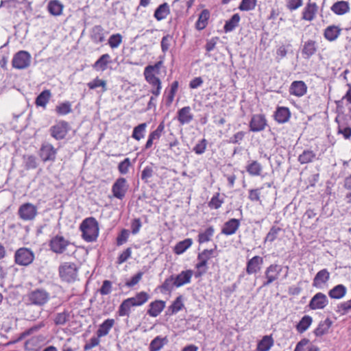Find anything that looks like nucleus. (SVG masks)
I'll list each match as a JSON object with an SVG mask.
<instances>
[{
    "mask_svg": "<svg viewBox=\"0 0 351 351\" xmlns=\"http://www.w3.org/2000/svg\"><path fill=\"white\" fill-rule=\"evenodd\" d=\"M149 298L145 291L137 293L134 297L124 300L119 308L120 316H128L132 307L140 306L146 303Z\"/></svg>",
    "mask_w": 351,
    "mask_h": 351,
    "instance_id": "1",
    "label": "nucleus"
},
{
    "mask_svg": "<svg viewBox=\"0 0 351 351\" xmlns=\"http://www.w3.org/2000/svg\"><path fill=\"white\" fill-rule=\"evenodd\" d=\"M82 237L86 242H93L97 240L99 234L97 221L93 217L86 218L80 226Z\"/></svg>",
    "mask_w": 351,
    "mask_h": 351,
    "instance_id": "2",
    "label": "nucleus"
},
{
    "mask_svg": "<svg viewBox=\"0 0 351 351\" xmlns=\"http://www.w3.org/2000/svg\"><path fill=\"white\" fill-rule=\"evenodd\" d=\"M77 267L73 263L65 262L58 267L60 278L62 281L71 283L74 282L77 276Z\"/></svg>",
    "mask_w": 351,
    "mask_h": 351,
    "instance_id": "3",
    "label": "nucleus"
},
{
    "mask_svg": "<svg viewBox=\"0 0 351 351\" xmlns=\"http://www.w3.org/2000/svg\"><path fill=\"white\" fill-rule=\"evenodd\" d=\"M27 300L31 304L43 306L50 300V293L43 288H36L27 294Z\"/></svg>",
    "mask_w": 351,
    "mask_h": 351,
    "instance_id": "4",
    "label": "nucleus"
},
{
    "mask_svg": "<svg viewBox=\"0 0 351 351\" xmlns=\"http://www.w3.org/2000/svg\"><path fill=\"white\" fill-rule=\"evenodd\" d=\"M282 271V266L278 264H271L265 270V280L262 287H267L279 278Z\"/></svg>",
    "mask_w": 351,
    "mask_h": 351,
    "instance_id": "5",
    "label": "nucleus"
},
{
    "mask_svg": "<svg viewBox=\"0 0 351 351\" xmlns=\"http://www.w3.org/2000/svg\"><path fill=\"white\" fill-rule=\"evenodd\" d=\"M69 130V123L64 120H60L49 128V133L56 141H60L66 137Z\"/></svg>",
    "mask_w": 351,
    "mask_h": 351,
    "instance_id": "6",
    "label": "nucleus"
},
{
    "mask_svg": "<svg viewBox=\"0 0 351 351\" xmlns=\"http://www.w3.org/2000/svg\"><path fill=\"white\" fill-rule=\"evenodd\" d=\"M34 259L33 252L26 247L18 249L14 254L15 263L22 266H27L31 264Z\"/></svg>",
    "mask_w": 351,
    "mask_h": 351,
    "instance_id": "7",
    "label": "nucleus"
},
{
    "mask_svg": "<svg viewBox=\"0 0 351 351\" xmlns=\"http://www.w3.org/2000/svg\"><path fill=\"white\" fill-rule=\"evenodd\" d=\"M70 245H71V243L60 234L53 237L49 244L50 250L58 254L64 253Z\"/></svg>",
    "mask_w": 351,
    "mask_h": 351,
    "instance_id": "8",
    "label": "nucleus"
},
{
    "mask_svg": "<svg viewBox=\"0 0 351 351\" xmlns=\"http://www.w3.org/2000/svg\"><path fill=\"white\" fill-rule=\"evenodd\" d=\"M31 55L29 52L21 50L16 53L12 60V65L17 69H24L30 65Z\"/></svg>",
    "mask_w": 351,
    "mask_h": 351,
    "instance_id": "9",
    "label": "nucleus"
},
{
    "mask_svg": "<svg viewBox=\"0 0 351 351\" xmlns=\"http://www.w3.org/2000/svg\"><path fill=\"white\" fill-rule=\"evenodd\" d=\"M129 189V184L125 178L120 177L113 184L111 191L114 197L122 200L125 198Z\"/></svg>",
    "mask_w": 351,
    "mask_h": 351,
    "instance_id": "10",
    "label": "nucleus"
},
{
    "mask_svg": "<svg viewBox=\"0 0 351 351\" xmlns=\"http://www.w3.org/2000/svg\"><path fill=\"white\" fill-rule=\"evenodd\" d=\"M38 154L43 162H54L56 158L57 149L49 143H44L41 145Z\"/></svg>",
    "mask_w": 351,
    "mask_h": 351,
    "instance_id": "11",
    "label": "nucleus"
},
{
    "mask_svg": "<svg viewBox=\"0 0 351 351\" xmlns=\"http://www.w3.org/2000/svg\"><path fill=\"white\" fill-rule=\"evenodd\" d=\"M143 75L147 82L152 86L150 92L156 97H158L162 89L160 80L156 76L157 74L144 71Z\"/></svg>",
    "mask_w": 351,
    "mask_h": 351,
    "instance_id": "12",
    "label": "nucleus"
},
{
    "mask_svg": "<svg viewBox=\"0 0 351 351\" xmlns=\"http://www.w3.org/2000/svg\"><path fill=\"white\" fill-rule=\"evenodd\" d=\"M37 207L31 203L22 204L18 210L20 218L25 221L32 220L37 215Z\"/></svg>",
    "mask_w": 351,
    "mask_h": 351,
    "instance_id": "13",
    "label": "nucleus"
},
{
    "mask_svg": "<svg viewBox=\"0 0 351 351\" xmlns=\"http://www.w3.org/2000/svg\"><path fill=\"white\" fill-rule=\"evenodd\" d=\"M330 276V273L326 269H321L313 278V287L318 289H324L327 287Z\"/></svg>",
    "mask_w": 351,
    "mask_h": 351,
    "instance_id": "14",
    "label": "nucleus"
},
{
    "mask_svg": "<svg viewBox=\"0 0 351 351\" xmlns=\"http://www.w3.org/2000/svg\"><path fill=\"white\" fill-rule=\"evenodd\" d=\"M267 125L265 116L261 114H256L252 115L249 126L250 131L257 132L264 130Z\"/></svg>",
    "mask_w": 351,
    "mask_h": 351,
    "instance_id": "15",
    "label": "nucleus"
},
{
    "mask_svg": "<svg viewBox=\"0 0 351 351\" xmlns=\"http://www.w3.org/2000/svg\"><path fill=\"white\" fill-rule=\"evenodd\" d=\"M328 304L327 296L321 293H317L310 300L308 306L312 310L323 309Z\"/></svg>",
    "mask_w": 351,
    "mask_h": 351,
    "instance_id": "16",
    "label": "nucleus"
},
{
    "mask_svg": "<svg viewBox=\"0 0 351 351\" xmlns=\"http://www.w3.org/2000/svg\"><path fill=\"white\" fill-rule=\"evenodd\" d=\"M318 6L315 2L308 0L302 12V19L304 21H312L315 18Z\"/></svg>",
    "mask_w": 351,
    "mask_h": 351,
    "instance_id": "17",
    "label": "nucleus"
},
{
    "mask_svg": "<svg viewBox=\"0 0 351 351\" xmlns=\"http://www.w3.org/2000/svg\"><path fill=\"white\" fill-rule=\"evenodd\" d=\"M263 264V258L259 256H255L249 259L246 264V272L249 275L254 274L260 271Z\"/></svg>",
    "mask_w": 351,
    "mask_h": 351,
    "instance_id": "18",
    "label": "nucleus"
},
{
    "mask_svg": "<svg viewBox=\"0 0 351 351\" xmlns=\"http://www.w3.org/2000/svg\"><path fill=\"white\" fill-rule=\"evenodd\" d=\"M193 275L191 269L182 271L180 274L174 276L175 287H180L185 285L189 284Z\"/></svg>",
    "mask_w": 351,
    "mask_h": 351,
    "instance_id": "19",
    "label": "nucleus"
},
{
    "mask_svg": "<svg viewBox=\"0 0 351 351\" xmlns=\"http://www.w3.org/2000/svg\"><path fill=\"white\" fill-rule=\"evenodd\" d=\"M307 91V86L303 81H294L289 87L290 95L300 97Z\"/></svg>",
    "mask_w": 351,
    "mask_h": 351,
    "instance_id": "20",
    "label": "nucleus"
},
{
    "mask_svg": "<svg viewBox=\"0 0 351 351\" xmlns=\"http://www.w3.org/2000/svg\"><path fill=\"white\" fill-rule=\"evenodd\" d=\"M164 129L165 125L164 123L162 122L158 125L155 130L149 133L147 141L145 145V149H150L153 145L154 141L160 139Z\"/></svg>",
    "mask_w": 351,
    "mask_h": 351,
    "instance_id": "21",
    "label": "nucleus"
},
{
    "mask_svg": "<svg viewBox=\"0 0 351 351\" xmlns=\"http://www.w3.org/2000/svg\"><path fill=\"white\" fill-rule=\"evenodd\" d=\"M193 119L190 106H185L178 111V120L181 125L189 123Z\"/></svg>",
    "mask_w": 351,
    "mask_h": 351,
    "instance_id": "22",
    "label": "nucleus"
},
{
    "mask_svg": "<svg viewBox=\"0 0 351 351\" xmlns=\"http://www.w3.org/2000/svg\"><path fill=\"white\" fill-rule=\"evenodd\" d=\"M240 226V221L237 219H231L226 221L221 230V233L225 235L234 234Z\"/></svg>",
    "mask_w": 351,
    "mask_h": 351,
    "instance_id": "23",
    "label": "nucleus"
},
{
    "mask_svg": "<svg viewBox=\"0 0 351 351\" xmlns=\"http://www.w3.org/2000/svg\"><path fill=\"white\" fill-rule=\"evenodd\" d=\"M291 117V112L287 107H278L274 112V119L278 123H287Z\"/></svg>",
    "mask_w": 351,
    "mask_h": 351,
    "instance_id": "24",
    "label": "nucleus"
},
{
    "mask_svg": "<svg viewBox=\"0 0 351 351\" xmlns=\"http://www.w3.org/2000/svg\"><path fill=\"white\" fill-rule=\"evenodd\" d=\"M149 308L147 311V314L151 317H157L165 308V302L162 300H156L152 302L149 305Z\"/></svg>",
    "mask_w": 351,
    "mask_h": 351,
    "instance_id": "25",
    "label": "nucleus"
},
{
    "mask_svg": "<svg viewBox=\"0 0 351 351\" xmlns=\"http://www.w3.org/2000/svg\"><path fill=\"white\" fill-rule=\"evenodd\" d=\"M331 10L337 15H343L350 12V3L346 1H338L331 6Z\"/></svg>",
    "mask_w": 351,
    "mask_h": 351,
    "instance_id": "26",
    "label": "nucleus"
},
{
    "mask_svg": "<svg viewBox=\"0 0 351 351\" xmlns=\"http://www.w3.org/2000/svg\"><path fill=\"white\" fill-rule=\"evenodd\" d=\"M332 321L329 318H326L324 321H321L314 330L315 336L322 337L326 334L332 326Z\"/></svg>",
    "mask_w": 351,
    "mask_h": 351,
    "instance_id": "27",
    "label": "nucleus"
},
{
    "mask_svg": "<svg viewBox=\"0 0 351 351\" xmlns=\"http://www.w3.org/2000/svg\"><path fill=\"white\" fill-rule=\"evenodd\" d=\"M245 169L251 176H259L263 171V166L256 160L250 162Z\"/></svg>",
    "mask_w": 351,
    "mask_h": 351,
    "instance_id": "28",
    "label": "nucleus"
},
{
    "mask_svg": "<svg viewBox=\"0 0 351 351\" xmlns=\"http://www.w3.org/2000/svg\"><path fill=\"white\" fill-rule=\"evenodd\" d=\"M51 97V90L49 89H45V90H43L36 97V100H35V104L37 106H40V107L45 108Z\"/></svg>",
    "mask_w": 351,
    "mask_h": 351,
    "instance_id": "29",
    "label": "nucleus"
},
{
    "mask_svg": "<svg viewBox=\"0 0 351 351\" xmlns=\"http://www.w3.org/2000/svg\"><path fill=\"white\" fill-rule=\"evenodd\" d=\"M72 105L69 101H65L58 104L55 108V112L58 116H64L72 112Z\"/></svg>",
    "mask_w": 351,
    "mask_h": 351,
    "instance_id": "30",
    "label": "nucleus"
},
{
    "mask_svg": "<svg viewBox=\"0 0 351 351\" xmlns=\"http://www.w3.org/2000/svg\"><path fill=\"white\" fill-rule=\"evenodd\" d=\"M63 5L58 0H51L47 5L49 12L53 16H60L62 12Z\"/></svg>",
    "mask_w": 351,
    "mask_h": 351,
    "instance_id": "31",
    "label": "nucleus"
},
{
    "mask_svg": "<svg viewBox=\"0 0 351 351\" xmlns=\"http://www.w3.org/2000/svg\"><path fill=\"white\" fill-rule=\"evenodd\" d=\"M274 345L271 336L265 335L258 343L256 351H269Z\"/></svg>",
    "mask_w": 351,
    "mask_h": 351,
    "instance_id": "32",
    "label": "nucleus"
},
{
    "mask_svg": "<svg viewBox=\"0 0 351 351\" xmlns=\"http://www.w3.org/2000/svg\"><path fill=\"white\" fill-rule=\"evenodd\" d=\"M170 13L169 5L167 3H164L160 5L154 12V17L157 21H162L167 18Z\"/></svg>",
    "mask_w": 351,
    "mask_h": 351,
    "instance_id": "33",
    "label": "nucleus"
},
{
    "mask_svg": "<svg viewBox=\"0 0 351 351\" xmlns=\"http://www.w3.org/2000/svg\"><path fill=\"white\" fill-rule=\"evenodd\" d=\"M167 342L168 339L167 337L157 336L151 341L149 350V351H159Z\"/></svg>",
    "mask_w": 351,
    "mask_h": 351,
    "instance_id": "34",
    "label": "nucleus"
},
{
    "mask_svg": "<svg viewBox=\"0 0 351 351\" xmlns=\"http://www.w3.org/2000/svg\"><path fill=\"white\" fill-rule=\"evenodd\" d=\"M347 289L343 285H338L330 290L328 295L331 298L341 299L346 294Z\"/></svg>",
    "mask_w": 351,
    "mask_h": 351,
    "instance_id": "35",
    "label": "nucleus"
},
{
    "mask_svg": "<svg viewBox=\"0 0 351 351\" xmlns=\"http://www.w3.org/2000/svg\"><path fill=\"white\" fill-rule=\"evenodd\" d=\"M70 313L67 310H64L62 313H56L53 316V323L56 326H64L69 320Z\"/></svg>",
    "mask_w": 351,
    "mask_h": 351,
    "instance_id": "36",
    "label": "nucleus"
},
{
    "mask_svg": "<svg viewBox=\"0 0 351 351\" xmlns=\"http://www.w3.org/2000/svg\"><path fill=\"white\" fill-rule=\"evenodd\" d=\"M209 11L208 10H203L199 14L198 19L195 23L196 28L199 30L204 29L208 24V20L209 19Z\"/></svg>",
    "mask_w": 351,
    "mask_h": 351,
    "instance_id": "37",
    "label": "nucleus"
},
{
    "mask_svg": "<svg viewBox=\"0 0 351 351\" xmlns=\"http://www.w3.org/2000/svg\"><path fill=\"white\" fill-rule=\"evenodd\" d=\"M110 62V56L108 53L102 55L93 65V67L96 71H104L108 67V64Z\"/></svg>",
    "mask_w": 351,
    "mask_h": 351,
    "instance_id": "38",
    "label": "nucleus"
},
{
    "mask_svg": "<svg viewBox=\"0 0 351 351\" xmlns=\"http://www.w3.org/2000/svg\"><path fill=\"white\" fill-rule=\"evenodd\" d=\"M315 156L316 154L313 151L305 149L299 155L298 160L300 164L304 165L313 162Z\"/></svg>",
    "mask_w": 351,
    "mask_h": 351,
    "instance_id": "39",
    "label": "nucleus"
},
{
    "mask_svg": "<svg viewBox=\"0 0 351 351\" xmlns=\"http://www.w3.org/2000/svg\"><path fill=\"white\" fill-rule=\"evenodd\" d=\"M147 127V124L146 123H141L134 127L132 137L138 141L143 139L145 136Z\"/></svg>",
    "mask_w": 351,
    "mask_h": 351,
    "instance_id": "40",
    "label": "nucleus"
},
{
    "mask_svg": "<svg viewBox=\"0 0 351 351\" xmlns=\"http://www.w3.org/2000/svg\"><path fill=\"white\" fill-rule=\"evenodd\" d=\"M313 319L310 315H304L296 325V330L299 333L304 332L311 325Z\"/></svg>",
    "mask_w": 351,
    "mask_h": 351,
    "instance_id": "41",
    "label": "nucleus"
},
{
    "mask_svg": "<svg viewBox=\"0 0 351 351\" xmlns=\"http://www.w3.org/2000/svg\"><path fill=\"white\" fill-rule=\"evenodd\" d=\"M341 29L335 25L328 27L324 32L326 39L330 41L336 40L340 34Z\"/></svg>",
    "mask_w": 351,
    "mask_h": 351,
    "instance_id": "42",
    "label": "nucleus"
},
{
    "mask_svg": "<svg viewBox=\"0 0 351 351\" xmlns=\"http://www.w3.org/2000/svg\"><path fill=\"white\" fill-rule=\"evenodd\" d=\"M240 21V16L239 14H234L227 21L224 25V30L226 32H230L234 30L239 25Z\"/></svg>",
    "mask_w": 351,
    "mask_h": 351,
    "instance_id": "43",
    "label": "nucleus"
},
{
    "mask_svg": "<svg viewBox=\"0 0 351 351\" xmlns=\"http://www.w3.org/2000/svg\"><path fill=\"white\" fill-rule=\"evenodd\" d=\"M192 243L193 241L191 239H186L180 241L174 247V252L176 254H181L189 249L191 246Z\"/></svg>",
    "mask_w": 351,
    "mask_h": 351,
    "instance_id": "44",
    "label": "nucleus"
},
{
    "mask_svg": "<svg viewBox=\"0 0 351 351\" xmlns=\"http://www.w3.org/2000/svg\"><path fill=\"white\" fill-rule=\"evenodd\" d=\"M214 231V228L212 226L207 228L204 231H201L198 234V242L199 243L208 242L213 237Z\"/></svg>",
    "mask_w": 351,
    "mask_h": 351,
    "instance_id": "45",
    "label": "nucleus"
},
{
    "mask_svg": "<svg viewBox=\"0 0 351 351\" xmlns=\"http://www.w3.org/2000/svg\"><path fill=\"white\" fill-rule=\"evenodd\" d=\"M338 133L342 134L346 139L351 137V128L344 120L338 121Z\"/></svg>",
    "mask_w": 351,
    "mask_h": 351,
    "instance_id": "46",
    "label": "nucleus"
},
{
    "mask_svg": "<svg viewBox=\"0 0 351 351\" xmlns=\"http://www.w3.org/2000/svg\"><path fill=\"white\" fill-rule=\"evenodd\" d=\"M174 275L170 276L166 278L160 286V290L162 293L171 292L175 287Z\"/></svg>",
    "mask_w": 351,
    "mask_h": 351,
    "instance_id": "47",
    "label": "nucleus"
},
{
    "mask_svg": "<svg viewBox=\"0 0 351 351\" xmlns=\"http://www.w3.org/2000/svg\"><path fill=\"white\" fill-rule=\"evenodd\" d=\"M316 51L315 43L313 40H308L305 43L302 53L306 56V58H310Z\"/></svg>",
    "mask_w": 351,
    "mask_h": 351,
    "instance_id": "48",
    "label": "nucleus"
},
{
    "mask_svg": "<svg viewBox=\"0 0 351 351\" xmlns=\"http://www.w3.org/2000/svg\"><path fill=\"white\" fill-rule=\"evenodd\" d=\"M25 168L27 170L36 169L38 167L36 157L34 155L23 156Z\"/></svg>",
    "mask_w": 351,
    "mask_h": 351,
    "instance_id": "49",
    "label": "nucleus"
},
{
    "mask_svg": "<svg viewBox=\"0 0 351 351\" xmlns=\"http://www.w3.org/2000/svg\"><path fill=\"white\" fill-rule=\"evenodd\" d=\"M184 307L182 296L180 295L176 298L172 304L169 306V310L172 314L177 313Z\"/></svg>",
    "mask_w": 351,
    "mask_h": 351,
    "instance_id": "50",
    "label": "nucleus"
},
{
    "mask_svg": "<svg viewBox=\"0 0 351 351\" xmlns=\"http://www.w3.org/2000/svg\"><path fill=\"white\" fill-rule=\"evenodd\" d=\"M256 0H242L239 5V10L241 11H250L255 8Z\"/></svg>",
    "mask_w": 351,
    "mask_h": 351,
    "instance_id": "51",
    "label": "nucleus"
},
{
    "mask_svg": "<svg viewBox=\"0 0 351 351\" xmlns=\"http://www.w3.org/2000/svg\"><path fill=\"white\" fill-rule=\"evenodd\" d=\"M280 231V228L275 226H272L265 239V242L269 241L271 243L274 241Z\"/></svg>",
    "mask_w": 351,
    "mask_h": 351,
    "instance_id": "52",
    "label": "nucleus"
},
{
    "mask_svg": "<svg viewBox=\"0 0 351 351\" xmlns=\"http://www.w3.org/2000/svg\"><path fill=\"white\" fill-rule=\"evenodd\" d=\"M302 5L303 0H285V6L290 12L299 9Z\"/></svg>",
    "mask_w": 351,
    "mask_h": 351,
    "instance_id": "53",
    "label": "nucleus"
},
{
    "mask_svg": "<svg viewBox=\"0 0 351 351\" xmlns=\"http://www.w3.org/2000/svg\"><path fill=\"white\" fill-rule=\"evenodd\" d=\"M110 330V318L106 319L101 325L97 331L98 337L106 335Z\"/></svg>",
    "mask_w": 351,
    "mask_h": 351,
    "instance_id": "54",
    "label": "nucleus"
},
{
    "mask_svg": "<svg viewBox=\"0 0 351 351\" xmlns=\"http://www.w3.org/2000/svg\"><path fill=\"white\" fill-rule=\"evenodd\" d=\"M223 203V200L219 199V193H217L214 195L210 202H208V206L211 209H218L220 208Z\"/></svg>",
    "mask_w": 351,
    "mask_h": 351,
    "instance_id": "55",
    "label": "nucleus"
},
{
    "mask_svg": "<svg viewBox=\"0 0 351 351\" xmlns=\"http://www.w3.org/2000/svg\"><path fill=\"white\" fill-rule=\"evenodd\" d=\"M207 145V141L205 138H202L195 145L193 150L196 154L201 155L205 152Z\"/></svg>",
    "mask_w": 351,
    "mask_h": 351,
    "instance_id": "56",
    "label": "nucleus"
},
{
    "mask_svg": "<svg viewBox=\"0 0 351 351\" xmlns=\"http://www.w3.org/2000/svg\"><path fill=\"white\" fill-rule=\"evenodd\" d=\"M178 89V82L175 81L171 84L170 90L167 93V101L168 104H171L174 99L175 95Z\"/></svg>",
    "mask_w": 351,
    "mask_h": 351,
    "instance_id": "57",
    "label": "nucleus"
},
{
    "mask_svg": "<svg viewBox=\"0 0 351 351\" xmlns=\"http://www.w3.org/2000/svg\"><path fill=\"white\" fill-rule=\"evenodd\" d=\"M106 84H107L106 81L99 80V78L97 77L92 82H88L87 85L90 89H95L96 88L101 86L103 88L104 90H107Z\"/></svg>",
    "mask_w": 351,
    "mask_h": 351,
    "instance_id": "58",
    "label": "nucleus"
},
{
    "mask_svg": "<svg viewBox=\"0 0 351 351\" xmlns=\"http://www.w3.org/2000/svg\"><path fill=\"white\" fill-rule=\"evenodd\" d=\"M131 166V162L129 158H125L118 165V170L121 174H126L129 171V168Z\"/></svg>",
    "mask_w": 351,
    "mask_h": 351,
    "instance_id": "59",
    "label": "nucleus"
},
{
    "mask_svg": "<svg viewBox=\"0 0 351 351\" xmlns=\"http://www.w3.org/2000/svg\"><path fill=\"white\" fill-rule=\"evenodd\" d=\"M263 187L249 190L248 198L252 202H261V192Z\"/></svg>",
    "mask_w": 351,
    "mask_h": 351,
    "instance_id": "60",
    "label": "nucleus"
},
{
    "mask_svg": "<svg viewBox=\"0 0 351 351\" xmlns=\"http://www.w3.org/2000/svg\"><path fill=\"white\" fill-rule=\"evenodd\" d=\"M215 247H217V246H215ZM215 250L216 248L211 250H204L200 254H199L197 258L204 260L205 261L208 262L210 258L216 256V254H215Z\"/></svg>",
    "mask_w": 351,
    "mask_h": 351,
    "instance_id": "61",
    "label": "nucleus"
},
{
    "mask_svg": "<svg viewBox=\"0 0 351 351\" xmlns=\"http://www.w3.org/2000/svg\"><path fill=\"white\" fill-rule=\"evenodd\" d=\"M129 236H130L129 230H128L126 229L122 230L117 238V245H122L123 244L126 243L129 238Z\"/></svg>",
    "mask_w": 351,
    "mask_h": 351,
    "instance_id": "62",
    "label": "nucleus"
},
{
    "mask_svg": "<svg viewBox=\"0 0 351 351\" xmlns=\"http://www.w3.org/2000/svg\"><path fill=\"white\" fill-rule=\"evenodd\" d=\"M172 38V36L169 34H167L162 37L161 40V49L163 53H166L169 50Z\"/></svg>",
    "mask_w": 351,
    "mask_h": 351,
    "instance_id": "63",
    "label": "nucleus"
},
{
    "mask_svg": "<svg viewBox=\"0 0 351 351\" xmlns=\"http://www.w3.org/2000/svg\"><path fill=\"white\" fill-rule=\"evenodd\" d=\"M338 311L341 315H345L351 311V300L343 302L338 306Z\"/></svg>",
    "mask_w": 351,
    "mask_h": 351,
    "instance_id": "64",
    "label": "nucleus"
}]
</instances>
